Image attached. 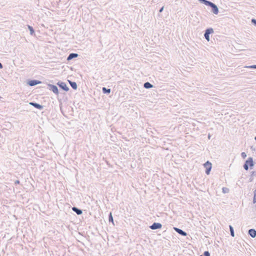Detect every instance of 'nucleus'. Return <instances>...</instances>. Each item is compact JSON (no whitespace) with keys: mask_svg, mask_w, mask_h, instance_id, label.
<instances>
[{"mask_svg":"<svg viewBox=\"0 0 256 256\" xmlns=\"http://www.w3.org/2000/svg\"><path fill=\"white\" fill-rule=\"evenodd\" d=\"M108 221H109L110 222H112V224L114 225V222L113 216H112V213L111 212L108 214Z\"/></svg>","mask_w":256,"mask_h":256,"instance_id":"nucleus-18","label":"nucleus"},{"mask_svg":"<svg viewBox=\"0 0 256 256\" xmlns=\"http://www.w3.org/2000/svg\"><path fill=\"white\" fill-rule=\"evenodd\" d=\"M222 191L224 194H226L229 192V189L227 188L224 187L222 188Z\"/></svg>","mask_w":256,"mask_h":256,"instance_id":"nucleus-22","label":"nucleus"},{"mask_svg":"<svg viewBox=\"0 0 256 256\" xmlns=\"http://www.w3.org/2000/svg\"><path fill=\"white\" fill-rule=\"evenodd\" d=\"M246 68H249L256 69V64H254V65H251V66H246Z\"/></svg>","mask_w":256,"mask_h":256,"instance_id":"nucleus-25","label":"nucleus"},{"mask_svg":"<svg viewBox=\"0 0 256 256\" xmlns=\"http://www.w3.org/2000/svg\"><path fill=\"white\" fill-rule=\"evenodd\" d=\"M102 92L104 94H109L111 92L110 88H108L106 87H103L102 88Z\"/></svg>","mask_w":256,"mask_h":256,"instance_id":"nucleus-16","label":"nucleus"},{"mask_svg":"<svg viewBox=\"0 0 256 256\" xmlns=\"http://www.w3.org/2000/svg\"><path fill=\"white\" fill-rule=\"evenodd\" d=\"M230 228V234L232 236L234 237V232L233 227L231 226H229Z\"/></svg>","mask_w":256,"mask_h":256,"instance_id":"nucleus-21","label":"nucleus"},{"mask_svg":"<svg viewBox=\"0 0 256 256\" xmlns=\"http://www.w3.org/2000/svg\"><path fill=\"white\" fill-rule=\"evenodd\" d=\"M204 166L206 168V174H209L212 168V164L209 161H207L204 163Z\"/></svg>","mask_w":256,"mask_h":256,"instance_id":"nucleus-5","label":"nucleus"},{"mask_svg":"<svg viewBox=\"0 0 256 256\" xmlns=\"http://www.w3.org/2000/svg\"><path fill=\"white\" fill-rule=\"evenodd\" d=\"M200 3L203 4L206 6H208L210 2V1L208 0H198Z\"/></svg>","mask_w":256,"mask_h":256,"instance_id":"nucleus-19","label":"nucleus"},{"mask_svg":"<svg viewBox=\"0 0 256 256\" xmlns=\"http://www.w3.org/2000/svg\"><path fill=\"white\" fill-rule=\"evenodd\" d=\"M164 6H162L160 10H159V12H162L164 10Z\"/></svg>","mask_w":256,"mask_h":256,"instance_id":"nucleus-31","label":"nucleus"},{"mask_svg":"<svg viewBox=\"0 0 256 256\" xmlns=\"http://www.w3.org/2000/svg\"><path fill=\"white\" fill-rule=\"evenodd\" d=\"M68 206V208L70 209V206H69L70 205L68 204H67Z\"/></svg>","mask_w":256,"mask_h":256,"instance_id":"nucleus-35","label":"nucleus"},{"mask_svg":"<svg viewBox=\"0 0 256 256\" xmlns=\"http://www.w3.org/2000/svg\"><path fill=\"white\" fill-rule=\"evenodd\" d=\"M20 180H16V181L14 182V184H16H16H20Z\"/></svg>","mask_w":256,"mask_h":256,"instance_id":"nucleus-30","label":"nucleus"},{"mask_svg":"<svg viewBox=\"0 0 256 256\" xmlns=\"http://www.w3.org/2000/svg\"><path fill=\"white\" fill-rule=\"evenodd\" d=\"M253 179L252 178H250V182H252Z\"/></svg>","mask_w":256,"mask_h":256,"instance_id":"nucleus-34","label":"nucleus"},{"mask_svg":"<svg viewBox=\"0 0 256 256\" xmlns=\"http://www.w3.org/2000/svg\"><path fill=\"white\" fill-rule=\"evenodd\" d=\"M248 234L252 238H254L256 236V230L254 228H252L248 230Z\"/></svg>","mask_w":256,"mask_h":256,"instance_id":"nucleus-12","label":"nucleus"},{"mask_svg":"<svg viewBox=\"0 0 256 256\" xmlns=\"http://www.w3.org/2000/svg\"><path fill=\"white\" fill-rule=\"evenodd\" d=\"M1 98V97L0 96V99Z\"/></svg>","mask_w":256,"mask_h":256,"instance_id":"nucleus-36","label":"nucleus"},{"mask_svg":"<svg viewBox=\"0 0 256 256\" xmlns=\"http://www.w3.org/2000/svg\"><path fill=\"white\" fill-rule=\"evenodd\" d=\"M144 87L145 88L149 89V88H152L154 87V86L152 84H151L150 82H146L144 83Z\"/></svg>","mask_w":256,"mask_h":256,"instance_id":"nucleus-15","label":"nucleus"},{"mask_svg":"<svg viewBox=\"0 0 256 256\" xmlns=\"http://www.w3.org/2000/svg\"><path fill=\"white\" fill-rule=\"evenodd\" d=\"M48 88L53 92L56 94H58V87L54 84H48Z\"/></svg>","mask_w":256,"mask_h":256,"instance_id":"nucleus-6","label":"nucleus"},{"mask_svg":"<svg viewBox=\"0 0 256 256\" xmlns=\"http://www.w3.org/2000/svg\"><path fill=\"white\" fill-rule=\"evenodd\" d=\"M68 82L70 86L74 90H76L77 89L78 86H77V84L76 82H72L70 80H68Z\"/></svg>","mask_w":256,"mask_h":256,"instance_id":"nucleus-14","label":"nucleus"},{"mask_svg":"<svg viewBox=\"0 0 256 256\" xmlns=\"http://www.w3.org/2000/svg\"><path fill=\"white\" fill-rule=\"evenodd\" d=\"M256 176V172L254 171H252L251 172V176Z\"/></svg>","mask_w":256,"mask_h":256,"instance_id":"nucleus-29","label":"nucleus"},{"mask_svg":"<svg viewBox=\"0 0 256 256\" xmlns=\"http://www.w3.org/2000/svg\"><path fill=\"white\" fill-rule=\"evenodd\" d=\"M28 28L30 32V35L33 36L34 34V28H32V26L30 25H28Z\"/></svg>","mask_w":256,"mask_h":256,"instance_id":"nucleus-17","label":"nucleus"},{"mask_svg":"<svg viewBox=\"0 0 256 256\" xmlns=\"http://www.w3.org/2000/svg\"><path fill=\"white\" fill-rule=\"evenodd\" d=\"M41 83H42L41 81L36 80H30L28 82V84L30 86H35L37 85L38 84H40Z\"/></svg>","mask_w":256,"mask_h":256,"instance_id":"nucleus-8","label":"nucleus"},{"mask_svg":"<svg viewBox=\"0 0 256 256\" xmlns=\"http://www.w3.org/2000/svg\"><path fill=\"white\" fill-rule=\"evenodd\" d=\"M254 162L253 158L252 157H249L244 162L243 167L246 170H248L249 167L252 169L254 167Z\"/></svg>","mask_w":256,"mask_h":256,"instance_id":"nucleus-1","label":"nucleus"},{"mask_svg":"<svg viewBox=\"0 0 256 256\" xmlns=\"http://www.w3.org/2000/svg\"><path fill=\"white\" fill-rule=\"evenodd\" d=\"M254 198H253V200L252 202L254 204H255L256 202V189L254 192Z\"/></svg>","mask_w":256,"mask_h":256,"instance_id":"nucleus-23","label":"nucleus"},{"mask_svg":"<svg viewBox=\"0 0 256 256\" xmlns=\"http://www.w3.org/2000/svg\"><path fill=\"white\" fill-rule=\"evenodd\" d=\"M241 156L243 158H245L246 157V154L244 152H242L241 154Z\"/></svg>","mask_w":256,"mask_h":256,"instance_id":"nucleus-27","label":"nucleus"},{"mask_svg":"<svg viewBox=\"0 0 256 256\" xmlns=\"http://www.w3.org/2000/svg\"><path fill=\"white\" fill-rule=\"evenodd\" d=\"M210 138H211V136H210V134H208V138L210 140Z\"/></svg>","mask_w":256,"mask_h":256,"instance_id":"nucleus-33","label":"nucleus"},{"mask_svg":"<svg viewBox=\"0 0 256 256\" xmlns=\"http://www.w3.org/2000/svg\"><path fill=\"white\" fill-rule=\"evenodd\" d=\"M29 104L40 110H42L44 108V106L42 105L35 102H30Z\"/></svg>","mask_w":256,"mask_h":256,"instance_id":"nucleus-9","label":"nucleus"},{"mask_svg":"<svg viewBox=\"0 0 256 256\" xmlns=\"http://www.w3.org/2000/svg\"><path fill=\"white\" fill-rule=\"evenodd\" d=\"M69 90V88L65 84V92Z\"/></svg>","mask_w":256,"mask_h":256,"instance_id":"nucleus-28","label":"nucleus"},{"mask_svg":"<svg viewBox=\"0 0 256 256\" xmlns=\"http://www.w3.org/2000/svg\"><path fill=\"white\" fill-rule=\"evenodd\" d=\"M200 256H210V253L208 251H205L202 254L200 255Z\"/></svg>","mask_w":256,"mask_h":256,"instance_id":"nucleus-24","label":"nucleus"},{"mask_svg":"<svg viewBox=\"0 0 256 256\" xmlns=\"http://www.w3.org/2000/svg\"><path fill=\"white\" fill-rule=\"evenodd\" d=\"M174 229L177 233H178V234H180L181 236H186L188 234L186 232L184 231L183 230H182L179 228L174 227Z\"/></svg>","mask_w":256,"mask_h":256,"instance_id":"nucleus-10","label":"nucleus"},{"mask_svg":"<svg viewBox=\"0 0 256 256\" xmlns=\"http://www.w3.org/2000/svg\"><path fill=\"white\" fill-rule=\"evenodd\" d=\"M3 68V66L2 64L0 62V68L2 69Z\"/></svg>","mask_w":256,"mask_h":256,"instance_id":"nucleus-32","label":"nucleus"},{"mask_svg":"<svg viewBox=\"0 0 256 256\" xmlns=\"http://www.w3.org/2000/svg\"><path fill=\"white\" fill-rule=\"evenodd\" d=\"M72 210L75 212L78 215H80L82 214V210L77 207L74 206L72 208Z\"/></svg>","mask_w":256,"mask_h":256,"instance_id":"nucleus-13","label":"nucleus"},{"mask_svg":"<svg viewBox=\"0 0 256 256\" xmlns=\"http://www.w3.org/2000/svg\"><path fill=\"white\" fill-rule=\"evenodd\" d=\"M58 86L60 89L64 90V82H58Z\"/></svg>","mask_w":256,"mask_h":256,"instance_id":"nucleus-20","label":"nucleus"},{"mask_svg":"<svg viewBox=\"0 0 256 256\" xmlns=\"http://www.w3.org/2000/svg\"><path fill=\"white\" fill-rule=\"evenodd\" d=\"M208 6L211 8L212 12H213L214 14H218V8L215 4L210 2Z\"/></svg>","mask_w":256,"mask_h":256,"instance_id":"nucleus-3","label":"nucleus"},{"mask_svg":"<svg viewBox=\"0 0 256 256\" xmlns=\"http://www.w3.org/2000/svg\"><path fill=\"white\" fill-rule=\"evenodd\" d=\"M252 24L256 26V19L252 18L251 20Z\"/></svg>","mask_w":256,"mask_h":256,"instance_id":"nucleus-26","label":"nucleus"},{"mask_svg":"<svg viewBox=\"0 0 256 256\" xmlns=\"http://www.w3.org/2000/svg\"><path fill=\"white\" fill-rule=\"evenodd\" d=\"M214 30L212 28H208L205 30L204 34V38L208 40H210V34L214 32Z\"/></svg>","mask_w":256,"mask_h":256,"instance_id":"nucleus-4","label":"nucleus"},{"mask_svg":"<svg viewBox=\"0 0 256 256\" xmlns=\"http://www.w3.org/2000/svg\"><path fill=\"white\" fill-rule=\"evenodd\" d=\"M64 94H60V96H58V99L59 102L60 108V112L63 115H64V110L63 109L62 104L64 102Z\"/></svg>","mask_w":256,"mask_h":256,"instance_id":"nucleus-2","label":"nucleus"},{"mask_svg":"<svg viewBox=\"0 0 256 256\" xmlns=\"http://www.w3.org/2000/svg\"><path fill=\"white\" fill-rule=\"evenodd\" d=\"M78 54L76 53H70L68 56L66 60L68 61H70L74 58H78Z\"/></svg>","mask_w":256,"mask_h":256,"instance_id":"nucleus-11","label":"nucleus"},{"mask_svg":"<svg viewBox=\"0 0 256 256\" xmlns=\"http://www.w3.org/2000/svg\"><path fill=\"white\" fill-rule=\"evenodd\" d=\"M149 227L151 230H152L160 229L162 227V224L159 222H154Z\"/></svg>","mask_w":256,"mask_h":256,"instance_id":"nucleus-7","label":"nucleus"}]
</instances>
